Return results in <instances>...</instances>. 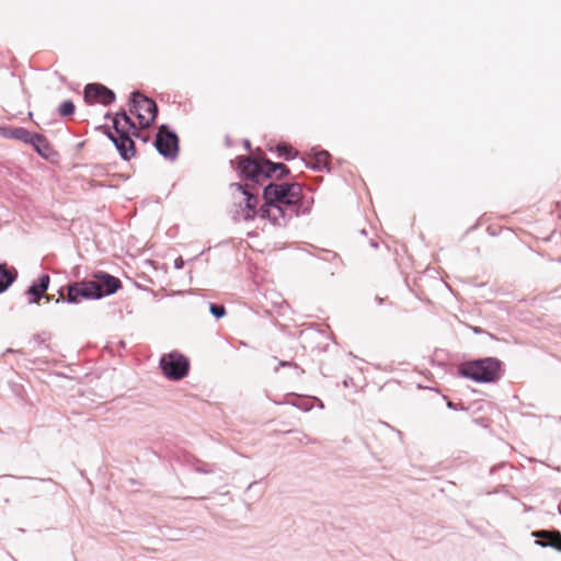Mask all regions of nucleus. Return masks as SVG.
<instances>
[{
  "instance_id": "obj_1",
  "label": "nucleus",
  "mask_w": 561,
  "mask_h": 561,
  "mask_svg": "<svg viewBox=\"0 0 561 561\" xmlns=\"http://www.w3.org/2000/svg\"><path fill=\"white\" fill-rule=\"evenodd\" d=\"M263 199L296 213V217L310 211L313 199H306L299 183H268L263 187Z\"/></svg>"
},
{
  "instance_id": "obj_2",
  "label": "nucleus",
  "mask_w": 561,
  "mask_h": 561,
  "mask_svg": "<svg viewBox=\"0 0 561 561\" xmlns=\"http://www.w3.org/2000/svg\"><path fill=\"white\" fill-rule=\"evenodd\" d=\"M239 172L241 180L252 182L255 185H262L263 181L275 179L277 174L276 162L267 159H256L252 156H238L236 160L230 161Z\"/></svg>"
},
{
  "instance_id": "obj_3",
  "label": "nucleus",
  "mask_w": 561,
  "mask_h": 561,
  "mask_svg": "<svg viewBox=\"0 0 561 561\" xmlns=\"http://www.w3.org/2000/svg\"><path fill=\"white\" fill-rule=\"evenodd\" d=\"M502 362L495 357L467 360L459 365L460 376L478 383L495 382L502 377Z\"/></svg>"
},
{
  "instance_id": "obj_4",
  "label": "nucleus",
  "mask_w": 561,
  "mask_h": 561,
  "mask_svg": "<svg viewBox=\"0 0 561 561\" xmlns=\"http://www.w3.org/2000/svg\"><path fill=\"white\" fill-rule=\"evenodd\" d=\"M159 367L169 380L179 381L185 378L190 371V360L178 351L163 354Z\"/></svg>"
},
{
  "instance_id": "obj_5",
  "label": "nucleus",
  "mask_w": 561,
  "mask_h": 561,
  "mask_svg": "<svg viewBox=\"0 0 561 561\" xmlns=\"http://www.w3.org/2000/svg\"><path fill=\"white\" fill-rule=\"evenodd\" d=\"M130 112L136 114L142 128H149L158 115V105L151 98L134 91L130 94Z\"/></svg>"
},
{
  "instance_id": "obj_6",
  "label": "nucleus",
  "mask_w": 561,
  "mask_h": 561,
  "mask_svg": "<svg viewBox=\"0 0 561 561\" xmlns=\"http://www.w3.org/2000/svg\"><path fill=\"white\" fill-rule=\"evenodd\" d=\"M85 282V286H88L89 293H91V299H101L115 294L122 288L119 278L102 271L94 273L93 278Z\"/></svg>"
},
{
  "instance_id": "obj_7",
  "label": "nucleus",
  "mask_w": 561,
  "mask_h": 561,
  "mask_svg": "<svg viewBox=\"0 0 561 561\" xmlns=\"http://www.w3.org/2000/svg\"><path fill=\"white\" fill-rule=\"evenodd\" d=\"M154 147L165 159L175 160L179 154V137L167 125H161L154 139Z\"/></svg>"
},
{
  "instance_id": "obj_8",
  "label": "nucleus",
  "mask_w": 561,
  "mask_h": 561,
  "mask_svg": "<svg viewBox=\"0 0 561 561\" xmlns=\"http://www.w3.org/2000/svg\"><path fill=\"white\" fill-rule=\"evenodd\" d=\"M257 213L261 218L268 219L274 226L279 227L286 226L287 222L296 216V213L285 206L266 202H264Z\"/></svg>"
},
{
  "instance_id": "obj_9",
  "label": "nucleus",
  "mask_w": 561,
  "mask_h": 561,
  "mask_svg": "<svg viewBox=\"0 0 561 561\" xmlns=\"http://www.w3.org/2000/svg\"><path fill=\"white\" fill-rule=\"evenodd\" d=\"M113 128L115 129L117 137L113 139V144L118 151L121 158L125 161H129L136 153L135 142L129 137L128 130L121 125L117 118H113Z\"/></svg>"
},
{
  "instance_id": "obj_10",
  "label": "nucleus",
  "mask_w": 561,
  "mask_h": 561,
  "mask_svg": "<svg viewBox=\"0 0 561 561\" xmlns=\"http://www.w3.org/2000/svg\"><path fill=\"white\" fill-rule=\"evenodd\" d=\"M116 99L113 90L102 83H88L84 87V101L89 104L99 102L104 106L112 104Z\"/></svg>"
},
{
  "instance_id": "obj_11",
  "label": "nucleus",
  "mask_w": 561,
  "mask_h": 561,
  "mask_svg": "<svg viewBox=\"0 0 561 561\" xmlns=\"http://www.w3.org/2000/svg\"><path fill=\"white\" fill-rule=\"evenodd\" d=\"M85 285V280L68 284L67 296L65 297L60 290L59 298L56 300V302L58 304L59 301H67L68 304H77L79 302L80 298L91 299V293H89V288Z\"/></svg>"
},
{
  "instance_id": "obj_12",
  "label": "nucleus",
  "mask_w": 561,
  "mask_h": 561,
  "mask_svg": "<svg viewBox=\"0 0 561 561\" xmlns=\"http://www.w3.org/2000/svg\"><path fill=\"white\" fill-rule=\"evenodd\" d=\"M540 547L553 548L561 552V533L559 530H536L531 533Z\"/></svg>"
},
{
  "instance_id": "obj_13",
  "label": "nucleus",
  "mask_w": 561,
  "mask_h": 561,
  "mask_svg": "<svg viewBox=\"0 0 561 561\" xmlns=\"http://www.w3.org/2000/svg\"><path fill=\"white\" fill-rule=\"evenodd\" d=\"M50 283V277L48 274H43L39 278L33 282L26 290V294L32 298L30 304H38V301L45 297V293L47 291Z\"/></svg>"
},
{
  "instance_id": "obj_14",
  "label": "nucleus",
  "mask_w": 561,
  "mask_h": 561,
  "mask_svg": "<svg viewBox=\"0 0 561 561\" xmlns=\"http://www.w3.org/2000/svg\"><path fill=\"white\" fill-rule=\"evenodd\" d=\"M330 153L325 150H316L310 157V160L306 162V167L316 171H330Z\"/></svg>"
},
{
  "instance_id": "obj_15",
  "label": "nucleus",
  "mask_w": 561,
  "mask_h": 561,
  "mask_svg": "<svg viewBox=\"0 0 561 561\" xmlns=\"http://www.w3.org/2000/svg\"><path fill=\"white\" fill-rule=\"evenodd\" d=\"M31 139L32 141H28V145H32L39 156L44 158H48L50 156L53 148L44 135L32 133Z\"/></svg>"
},
{
  "instance_id": "obj_16",
  "label": "nucleus",
  "mask_w": 561,
  "mask_h": 561,
  "mask_svg": "<svg viewBox=\"0 0 561 561\" xmlns=\"http://www.w3.org/2000/svg\"><path fill=\"white\" fill-rule=\"evenodd\" d=\"M18 278L15 267H9L7 263H0V295L3 294Z\"/></svg>"
},
{
  "instance_id": "obj_17",
  "label": "nucleus",
  "mask_w": 561,
  "mask_h": 561,
  "mask_svg": "<svg viewBox=\"0 0 561 561\" xmlns=\"http://www.w3.org/2000/svg\"><path fill=\"white\" fill-rule=\"evenodd\" d=\"M1 130L2 136H4L5 138L20 140L24 144H28V141H32V131L27 130L24 127L2 128Z\"/></svg>"
},
{
  "instance_id": "obj_18",
  "label": "nucleus",
  "mask_w": 561,
  "mask_h": 561,
  "mask_svg": "<svg viewBox=\"0 0 561 561\" xmlns=\"http://www.w3.org/2000/svg\"><path fill=\"white\" fill-rule=\"evenodd\" d=\"M245 196V209L249 210V213L244 216V219L245 220H252L254 219V217L256 215H259L257 210H256V206L259 204V197L256 194H254L252 192V190H250L247 194H244Z\"/></svg>"
},
{
  "instance_id": "obj_19",
  "label": "nucleus",
  "mask_w": 561,
  "mask_h": 561,
  "mask_svg": "<svg viewBox=\"0 0 561 561\" xmlns=\"http://www.w3.org/2000/svg\"><path fill=\"white\" fill-rule=\"evenodd\" d=\"M275 150L278 157L284 158L287 161L294 160L298 154V151L288 144H278L275 147Z\"/></svg>"
},
{
  "instance_id": "obj_20",
  "label": "nucleus",
  "mask_w": 561,
  "mask_h": 561,
  "mask_svg": "<svg viewBox=\"0 0 561 561\" xmlns=\"http://www.w3.org/2000/svg\"><path fill=\"white\" fill-rule=\"evenodd\" d=\"M51 339V333L48 331H42L36 333L32 337V343H34L37 347L43 346L45 350H49V345L47 342Z\"/></svg>"
},
{
  "instance_id": "obj_21",
  "label": "nucleus",
  "mask_w": 561,
  "mask_h": 561,
  "mask_svg": "<svg viewBox=\"0 0 561 561\" xmlns=\"http://www.w3.org/2000/svg\"><path fill=\"white\" fill-rule=\"evenodd\" d=\"M75 111H76V106L71 100L64 101L58 107V113L61 116H70L75 113Z\"/></svg>"
},
{
  "instance_id": "obj_22",
  "label": "nucleus",
  "mask_w": 561,
  "mask_h": 561,
  "mask_svg": "<svg viewBox=\"0 0 561 561\" xmlns=\"http://www.w3.org/2000/svg\"><path fill=\"white\" fill-rule=\"evenodd\" d=\"M113 118H117L119 123H121V119H123L124 121L123 127H125V128L128 127L129 130H136L135 122L127 115V113L124 110L118 112Z\"/></svg>"
},
{
  "instance_id": "obj_23",
  "label": "nucleus",
  "mask_w": 561,
  "mask_h": 561,
  "mask_svg": "<svg viewBox=\"0 0 561 561\" xmlns=\"http://www.w3.org/2000/svg\"><path fill=\"white\" fill-rule=\"evenodd\" d=\"M209 312L214 318L221 319L226 316V308L224 305H217L214 302H209Z\"/></svg>"
},
{
  "instance_id": "obj_24",
  "label": "nucleus",
  "mask_w": 561,
  "mask_h": 561,
  "mask_svg": "<svg viewBox=\"0 0 561 561\" xmlns=\"http://www.w3.org/2000/svg\"><path fill=\"white\" fill-rule=\"evenodd\" d=\"M257 185L252 182L242 184V183H231L230 187L241 192L243 195L247 194L250 190H254Z\"/></svg>"
},
{
  "instance_id": "obj_25",
  "label": "nucleus",
  "mask_w": 561,
  "mask_h": 561,
  "mask_svg": "<svg viewBox=\"0 0 561 561\" xmlns=\"http://www.w3.org/2000/svg\"><path fill=\"white\" fill-rule=\"evenodd\" d=\"M277 174L275 175V180H282L290 174L289 168L280 162H276Z\"/></svg>"
},
{
  "instance_id": "obj_26",
  "label": "nucleus",
  "mask_w": 561,
  "mask_h": 561,
  "mask_svg": "<svg viewBox=\"0 0 561 561\" xmlns=\"http://www.w3.org/2000/svg\"><path fill=\"white\" fill-rule=\"evenodd\" d=\"M278 366H279V367H289V366H294V367H295V369L297 370V374H298V375H301V374H304V373H305V370H304L302 368H300V367H299L298 365H296V364H293L291 362L280 360V362L278 363Z\"/></svg>"
},
{
  "instance_id": "obj_27",
  "label": "nucleus",
  "mask_w": 561,
  "mask_h": 561,
  "mask_svg": "<svg viewBox=\"0 0 561 561\" xmlns=\"http://www.w3.org/2000/svg\"><path fill=\"white\" fill-rule=\"evenodd\" d=\"M125 130H128L129 137L134 136L136 138H141L144 141L147 140V138H142L141 133L137 126H136V130H129L128 127L125 128Z\"/></svg>"
},
{
  "instance_id": "obj_28",
  "label": "nucleus",
  "mask_w": 561,
  "mask_h": 561,
  "mask_svg": "<svg viewBox=\"0 0 561 561\" xmlns=\"http://www.w3.org/2000/svg\"><path fill=\"white\" fill-rule=\"evenodd\" d=\"M293 405H294V407H297V408H299V409H301V410H304V411H306V412H307V411H310V410L312 409V404H309V403H301V404H300V403H296V402H294V403H293Z\"/></svg>"
},
{
  "instance_id": "obj_29",
  "label": "nucleus",
  "mask_w": 561,
  "mask_h": 561,
  "mask_svg": "<svg viewBox=\"0 0 561 561\" xmlns=\"http://www.w3.org/2000/svg\"><path fill=\"white\" fill-rule=\"evenodd\" d=\"M196 471L197 472H202V473H210V472H213V470L210 468H208L206 465L197 466L196 467Z\"/></svg>"
},
{
  "instance_id": "obj_30",
  "label": "nucleus",
  "mask_w": 561,
  "mask_h": 561,
  "mask_svg": "<svg viewBox=\"0 0 561 561\" xmlns=\"http://www.w3.org/2000/svg\"><path fill=\"white\" fill-rule=\"evenodd\" d=\"M104 133L107 136V138L113 142V139L117 137V134H113L108 127H104Z\"/></svg>"
},
{
  "instance_id": "obj_31",
  "label": "nucleus",
  "mask_w": 561,
  "mask_h": 561,
  "mask_svg": "<svg viewBox=\"0 0 561 561\" xmlns=\"http://www.w3.org/2000/svg\"><path fill=\"white\" fill-rule=\"evenodd\" d=\"M104 133L107 136V138L113 142V139L117 137V134H113L108 127H104Z\"/></svg>"
},
{
  "instance_id": "obj_32",
  "label": "nucleus",
  "mask_w": 561,
  "mask_h": 561,
  "mask_svg": "<svg viewBox=\"0 0 561 561\" xmlns=\"http://www.w3.org/2000/svg\"><path fill=\"white\" fill-rule=\"evenodd\" d=\"M104 133L107 136V138L113 142V139L117 137V134H113L108 127H104Z\"/></svg>"
},
{
  "instance_id": "obj_33",
  "label": "nucleus",
  "mask_w": 561,
  "mask_h": 561,
  "mask_svg": "<svg viewBox=\"0 0 561 561\" xmlns=\"http://www.w3.org/2000/svg\"><path fill=\"white\" fill-rule=\"evenodd\" d=\"M299 442L305 443V444H313L314 443V440L306 434H302V437L299 438Z\"/></svg>"
},
{
  "instance_id": "obj_34",
  "label": "nucleus",
  "mask_w": 561,
  "mask_h": 561,
  "mask_svg": "<svg viewBox=\"0 0 561 561\" xmlns=\"http://www.w3.org/2000/svg\"><path fill=\"white\" fill-rule=\"evenodd\" d=\"M243 147H244V149H245V150H248V151H251V150H252V148H251V142H250V140H249V139H244V140H243Z\"/></svg>"
},
{
  "instance_id": "obj_35",
  "label": "nucleus",
  "mask_w": 561,
  "mask_h": 561,
  "mask_svg": "<svg viewBox=\"0 0 561 561\" xmlns=\"http://www.w3.org/2000/svg\"><path fill=\"white\" fill-rule=\"evenodd\" d=\"M472 331L476 333V334H481L483 333V329L479 328V327H472Z\"/></svg>"
},
{
  "instance_id": "obj_36",
  "label": "nucleus",
  "mask_w": 561,
  "mask_h": 561,
  "mask_svg": "<svg viewBox=\"0 0 561 561\" xmlns=\"http://www.w3.org/2000/svg\"><path fill=\"white\" fill-rule=\"evenodd\" d=\"M447 407L451 410H457V405L453 401H448Z\"/></svg>"
},
{
  "instance_id": "obj_37",
  "label": "nucleus",
  "mask_w": 561,
  "mask_h": 561,
  "mask_svg": "<svg viewBox=\"0 0 561 561\" xmlns=\"http://www.w3.org/2000/svg\"><path fill=\"white\" fill-rule=\"evenodd\" d=\"M182 265H183V261H180V260H176V261H175V267H176V268H181V267H182Z\"/></svg>"
},
{
  "instance_id": "obj_38",
  "label": "nucleus",
  "mask_w": 561,
  "mask_h": 561,
  "mask_svg": "<svg viewBox=\"0 0 561 561\" xmlns=\"http://www.w3.org/2000/svg\"><path fill=\"white\" fill-rule=\"evenodd\" d=\"M370 245H371L373 248H375V249H377V248H378V243H377L376 241H374V240H371V241H370Z\"/></svg>"
},
{
  "instance_id": "obj_39",
  "label": "nucleus",
  "mask_w": 561,
  "mask_h": 561,
  "mask_svg": "<svg viewBox=\"0 0 561 561\" xmlns=\"http://www.w3.org/2000/svg\"><path fill=\"white\" fill-rule=\"evenodd\" d=\"M41 481L54 483L53 479H41Z\"/></svg>"
},
{
  "instance_id": "obj_40",
  "label": "nucleus",
  "mask_w": 561,
  "mask_h": 561,
  "mask_svg": "<svg viewBox=\"0 0 561 561\" xmlns=\"http://www.w3.org/2000/svg\"><path fill=\"white\" fill-rule=\"evenodd\" d=\"M14 351L12 348H8L5 353H13Z\"/></svg>"
},
{
  "instance_id": "obj_41",
  "label": "nucleus",
  "mask_w": 561,
  "mask_h": 561,
  "mask_svg": "<svg viewBox=\"0 0 561 561\" xmlns=\"http://www.w3.org/2000/svg\"><path fill=\"white\" fill-rule=\"evenodd\" d=\"M318 407L323 408V403L320 401V402L318 403Z\"/></svg>"
}]
</instances>
